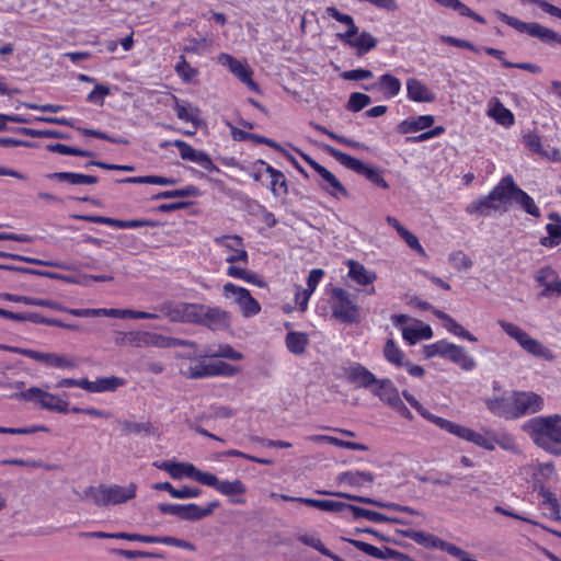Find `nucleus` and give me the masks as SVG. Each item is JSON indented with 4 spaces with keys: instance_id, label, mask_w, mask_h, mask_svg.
Segmentation results:
<instances>
[{
    "instance_id": "nucleus-1",
    "label": "nucleus",
    "mask_w": 561,
    "mask_h": 561,
    "mask_svg": "<svg viewBox=\"0 0 561 561\" xmlns=\"http://www.w3.org/2000/svg\"><path fill=\"white\" fill-rule=\"evenodd\" d=\"M533 442L553 456H561V416H536L525 424Z\"/></svg>"
},
{
    "instance_id": "nucleus-2",
    "label": "nucleus",
    "mask_w": 561,
    "mask_h": 561,
    "mask_svg": "<svg viewBox=\"0 0 561 561\" xmlns=\"http://www.w3.org/2000/svg\"><path fill=\"white\" fill-rule=\"evenodd\" d=\"M83 494L98 506L118 505L136 496V484L129 483L126 486L118 484L88 486L84 489Z\"/></svg>"
},
{
    "instance_id": "nucleus-3",
    "label": "nucleus",
    "mask_w": 561,
    "mask_h": 561,
    "mask_svg": "<svg viewBox=\"0 0 561 561\" xmlns=\"http://www.w3.org/2000/svg\"><path fill=\"white\" fill-rule=\"evenodd\" d=\"M500 328L512 339H514L518 345L528 354L539 357L546 360H553L554 355L547 346L540 341L533 339L526 331L520 329L518 325L505 321L497 320Z\"/></svg>"
},
{
    "instance_id": "nucleus-4",
    "label": "nucleus",
    "mask_w": 561,
    "mask_h": 561,
    "mask_svg": "<svg viewBox=\"0 0 561 561\" xmlns=\"http://www.w3.org/2000/svg\"><path fill=\"white\" fill-rule=\"evenodd\" d=\"M323 150L331 157L337 160L345 168L356 172L357 174L364 175L368 181L375 185L387 190L389 187L388 182L382 176V171L378 168L368 167L360 160L342 152L330 145H323Z\"/></svg>"
},
{
    "instance_id": "nucleus-5",
    "label": "nucleus",
    "mask_w": 561,
    "mask_h": 561,
    "mask_svg": "<svg viewBox=\"0 0 561 561\" xmlns=\"http://www.w3.org/2000/svg\"><path fill=\"white\" fill-rule=\"evenodd\" d=\"M8 398L19 399L23 401H30L39 404L42 409L59 412V413H68L69 412V403L66 400L60 399L59 397L51 394L42 390L38 387H31L25 389V391L7 393Z\"/></svg>"
},
{
    "instance_id": "nucleus-6",
    "label": "nucleus",
    "mask_w": 561,
    "mask_h": 561,
    "mask_svg": "<svg viewBox=\"0 0 561 561\" xmlns=\"http://www.w3.org/2000/svg\"><path fill=\"white\" fill-rule=\"evenodd\" d=\"M495 14L502 22L512 26L519 33H526L529 36L536 37L546 44H552V43L561 44V35L560 34H558L557 32H554L546 26H542L541 24H539L537 22L526 23V22H523V21L518 20L517 18L511 16L502 11H496Z\"/></svg>"
},
{
    "instance_id": "nucleus-7",
    "label": "nucleus",
    "mask_w": 561,
    "mask_h": 561,
    "mask_svg": "<svg viewBox=\"0 0 561 561\" xmlns=\"http://www.w3.org/2000/svg\"><path fill=\"white\" fill-rule=\"evenodd\" d=\"M222 295L227 299H232L245 318L253 317L261 311L259 301L251 296L247 288L227 283L222 286Z\"/></svg>"
},
{
    "instance_id": "nucleus-8",
    "label": "nucleus",
    "mask_w": 561,
    "mask_h": 561,
    "mask_svg": "<svg viewBox=\"0 0 561 561\" xmlns=\"http://www.w3.org/2000/svg\"><path fill=\"white\" fill-rule=\"evenodd\" d=\"M332 314L335 319L344 323H354L358 319V309L350 294L343 288L334 287L332 289Z\"/></svg>"
},
{
    "instance_id": "nucleus-9",
    "label": "nucleus",
    "mask_w": 561,
    "mask_h": 561,
    "mask_svg": "<svg viewBox=\"0 0 561 561\" xmlns=\"http://www.w3.org/2000/svg\"><path fill=\"white\" fill-rule=\"evenodd\" d=\"M439 428L458 436L465 440L471 442L479 447H483L485 449L492 450L494 448L491 440H489L484 435L451 421L444 419L440 421Z\"/></svg>"
},
{
    "instance_id": "nucleus-10",
    "label": "nucleus",
    "mask_w": 561,
    "mask_h": 561,
    "mask_svg": "<svg viewBox=\"0 0 561 561\" xmlns=\"http://www.w3.org/2000/svg\"><path fill=\"white\" fill-rule=\"evenodd\" d=\"M72 218L78 219V220L88 221V222H93V224L108 225V226L116 227L119 229L158 226L157 221L149 220V219L122 220V219H115V218L98 216V215H72Z\"/></svg>"
},
{
    "instance_id": "nucleus-11",
    "label": "nucleus",
    "mask_w": 561,
    "mask_h": 561,
    "mask_svg": "<svg viewBox=\"0 0 561 561\" xmlns=\"http://www.w3.org/2000/svg\"><path fill=\"white\" fill-rule=\"evenodd\" d=\"M317 493L322 494V495L337 496V497L346 499L350 501L368 504V505H374V506H378V507H383V508H388V510H393L397 512H403V513H408V514H412V515H421L420 512H417L416 510H414L410 506H404V505H400V504H396V503H382V502H379L377 500L366 497V496L354 495V494H350V493H345V492H333V491H327V490H318Z\"/></svg>"
},
{
    "instance_id": "nucleus-12",
    "label": "nucleus",
    "mask_w": 561,
    "mask_h": 561,
    "mask_svg": "<svg viewBox=\"0 0 561 561\" xmlns=\"http://www.w3.org/2000/svg\"><path fill=\"white\" fill-rule=\"evenodd\" d=\"M535 280L543 289L540 296L545 298L559 297L561 295V278L551 266H543L537 271Z\"/></svg>"
},
{
    "instance_id": "nucleus-13",
    "label": "nucleus",
    "mask_w": 561,
    "mask_h": 561,
    "mask_svg": "<svg viewBox=\"0 0 561 561\" xmlns=\"http://www.w3.org/2000/svg\"><path fill=\"white\" fill-rule=\"evenodd\" d=\"M204 316L202 327H206L211 331H224L227 330L231 324V314L219 308L204 306Z\"/></svg>"
},
{
    "instance_id": "nucleus-14",
    "label": "nucleus",
    "mask_w": 561,
    "mask_h": 561,
    "mask_svg": "<svg viewBox=\"0 0 561 561\" xmlns=\"http://www.w3.org/2000/svg\"><path fill=\"white\" fill-rule=\"evenodd\" d=\"M514 416L536 413L541 409L542 398L534 392H516L513 394Z\"/></svg>"
},
{
    "instance_id": "nucleus-15",
    "label": "nucleus",
    "mask_w": 561,
    "mask_h": 561,
    "mask_svg": "<svg viewBox=\"0 0 561 561\" xmlns=\"http://www.w3.org/2000/svg\"><path fill=\"white\" fill-rule=\"evenodd\" d=\"M116 345H129L134 347H154L156 333L153 332H117L114 337Z\"/></svg>"
},
{
    "instance_id": "nucleus-16",
    "label": "nucleus",
    "mask_w": 561,
    "mask_h": 561,
    "mask_svg": "<svg viewBox=\"0 0 561 561\" xmlns=\"http://www.w3.org/2000/svg\"><path fill=\"white\" fill-rule=\"evenodd\" d=\"M345 376L348 382L359 388L369 389L370 391L375 389L379 381L370 370L358 363L351 365L346 369Z\"/></svg>"
},
{
    "instance_id": "nucleus-17",
    "label": "nucleus",
    "mask_w": 561,
    "mask_h": 561,
    "mask_svg": "<svg viewBox=\"0 0 561 561\" xmlns=\"http://www.w3.org/2000/svg\"><path fill=\"white\" fill-rule=\"evenodd\" d=\"M341 540L346 541V542L353 545L358 550L367 553L368 556L377 558V559H381V560H386V559H400V560H403V561H411V558L408 557L407 554H403V553H401V552H399L397 550L390 549V548H386V550L382 551L379 548H377V547H375V546H373L370 543H367L365 541H362V540L350 539V538H345V537H341Z\"/></svg>"
},
{
    "instance_id": "nucleus-18",
    "label": "nucleus",
    "mask_w": 561,
    "mask_h": 561,
    "mask_svg": "<svg viewBox=\"0 0 561 561\" xmlns=\"http://www.w3.org/2000/svg\"><path fill=\"white\" fill-rule=\"evenodd\" d=\"M217 244L224 245L232 252L227 257L228 263L248 262V252L243 249L242 238L239 236H220L214 240Z\"/></svg>"
},
{
    "instance_id": "nucleus-19",
    "label": "nucleus",
    "mask_w": 561,
    "mask_h": 561,
    "mask_svg": "<svg viewBox=\"0 0 561 561\" xmlns=\"http://www.w3.org/2000/svg\"><path fill=\"white\" fill-rule=\"evenodd\" d=\"M283 501L288 502H298L302 503L305 505L316 507L318 510L324 511V512H342L344 510H347V503L344 502H337V501H330V500H316V499H308V497H295L282 494L280 495Z\"/></svg>"
},
{
    "instance_id": "nucleus-20",
    "label": "nucleus",
    "mask_w": 561,
    "mask_h": 561,
    "mask_svg": "<svg viewBox=\"0 0 561 561\" xmlns=\"http://www.w3.org/2000/svg\"><path fill=\"white\" fill-rule=\"evenodd\" d=\"M407 94L411 101L419 103H432L436 99L428 87L416 78L407 80Z\"/></svg>"
},
{
    "instance_id": "nucleus-21",
    "label": "nucleus",
    "mask_w": 561,
    "mask_h": 561,
    "mask_svg": "<svg viewBox=\"0 0 561 561\" xmlns=\"http://www.w3.org/2000/svg\"><path fill=\"white\" fill-rule=\"evenodd\" d=\"M363 88L367 91L378 89L383 93L386 99H392L399 94L401 90V82L397 77L390 73H385L379 77L378 82L370 85H364Z\"/></svg>"
},
{
    "instance_id": "nucleus-22",
    "label": "nucleus",
    "mask_w": 561,
    "mask_h": 561,
    "mask_svg": "<svg viewBox=\"0 0 561 561\" xmlns=\"http://www.w3.org/2000/svg\"><path fill=\"white\" fill-rule=\"evenodd\" d=\"M218 506H219L218 501L209 502L205 507H201L194 503L182 504L180 519L188 520V522L201 520L205 517L210 516Z\"/></svg>"
},
{
    "instance_id": "nucleus-23",
    "label": "nucleus",
    "mask_w": 561,
    "mask_h": 561,
    "mask_svg": "<svg viewBox=\"0 0 561 561\" xmlns=\"http://www.w3.org/2000/svg\"><path fill=\"white\" fill-rule=\"evenodd\" d=\"M317 173L321 176L323 183H320V186L330 195L337 197V195H342L343 197H348V192L344 187V185L337 180V178L325 169L323 165L319 168Z\"/></svg>"
},
{
    "instance_id": "nucleus-24",
    "label": "nucleus",
    "mask_w": 561,
    "mask_h": 561,
    "mask_svg": "<svg viewBox=\"0 0 561 561\" xmlns=\"http://www.w3.org/2000/svg\"><path fill=\"white\" fill-rule=\"evenodd\" d=\"M518 186L515 184L512 175L504 176L501 182L489 193V199L495 202H505L510 198L514 199Z\"/></svg>"
},
{
    "instance_id": "nucleus-25",
    "label": "nucleus",
    "mask_w": 561,
    "mask_h": 561,
    "mask_svg": "<svg viewBox=\"0 0 561 561\" xmlns=\"http://www.w3.org/2000/svg\"><path fill=\"white\" fill-rule=\"evenodd\" d=\"M371 393L391 408L401 399L398 389L387 378L379 379L375 389H371Z\"/></svg>"
},
{
    "instance_id": "nucleus-26",
    "label": "nucleus",
    "mask_w": 561,
    "mask_h": 561,
    "mask_svg": "<svg viewBox=\"0 0 561 561\" xmlns=\"http://www.w3.org/2000/svg\"><path fill=\"white\" fill-rule=\"evenodd\" d=\"M548 218L551 222L547 224V237L540 239V244L546 248H553L561 243V217L558 213H550Z\"/></svg>"
},
{
    "instance_id": "nucleus-27",
    "label": "nucleus",
    "mask_w": 561,
    "mask_h": 561,
    "mask_svg": "<svg viewBox=\"0 0 561 561\" xmlns=\"http://www.w3.org/2000/svg\"><path fill=\"white\" fill-rule=\"evenodd\" d=\"M435 122L433 115H421L415 118H408L397 125L399 134H412L430 128Z\"/></svg>"
},
{
    "instance_id": "nucleus-28",
    "label": "nucleus",
    "mask_w": 561,
    "mask_h": 561,
    "mask_svg": "<svg viewBox=\"0 0 561 561\" xmlns=\"http://www.w3.org/2000/svg\"><path fill=\"white\" fill-rule=\"evenodd\" d=\"M255 164H261L265 167L266 173L271 176V192L275 197L280 195H285L288 192L287 181L284 173L279 170L274 169L272 165L267 164L264 160H257Z\"/></svg>"
},
{
    "instance_id": "nucleus-29",
    "label": "nucleus",
    "mask_w": 561,
    "mask_h": 561,
    "mask_svg": "<svg viewBox=\"0 0 561 561\" xmlns=\"http://www.w3.org/2000/svg\"><path fill=\"white\" fill-rule=\"evenodd\" d=\"M347 510L353 513L354 518H366L375 523H393V524H408L405 520L398 517H389L379 512L366 510L352 504L347 505Z\"/></svg>"
},
{
    "instance_id": "nucleus-30",
    "label": "nucleus",
    "mask_w": 561,
    "mask_h": 561,
    "mask_svg": "<svg viewBox=\"0 0 561 561\" xmlns=\"http://www.w3.org/2000/svg\"><path fill=\"white\" fill-rule=\"evenodd\" d=\"M47 178L59 182H66L70 185H92L99 181L94 175L73 172H54L47 174Z\"/></svg>"
},
{
    "instance_id": "nucleus-31",
    "label": "nucleus",
    "mask_w": 561,
    "mask_h": 561,
    "mask_svg": "<svg viewBox=\"0 0 561 561\" xmlns=\"http://www.w3.org/2000/svg\"><path fill=\"white\" fill-rule=\"evenodd\" d=\"M488 409L502 417L515 419L513 396L490 399L486 401Z\"/></svg>"
},
{
    "instance_id": "nucleus-32",
    "label": "nucleus",
    "mask_w": 561,
    "mask_h": 561,
    "mask_svg": "<svg viewBox=\"0 0 561 561\" xmlns=\"http://www.w3.org/2000/svg\"><path fill=\"white\" fill-rule=\"evenodd\" d=\"M174 101L173 108L176 112L178 118L186 122H191L195 129L199 126V110L192 106L187 101H180L175 95H172Z\"/></svg>"
},
{
    "instance_id": "nucleus-33",
    "label": "nucleus",
    "mask_w": 561,
    "mask_h": 561,
    "mask_svg": "<svg viewBox=\"0 0 561 561\" xmlns=\"http://www.w3.org/2000/svg\"><path fill=\"white\" fill-rule=\"evenodd\" d=\"M2 297L9 301L21 302L28 306L46 307L54 310H66V308L62 307L61 304L50 299L33 298L28 296H20L8 293L3 294Z\"/></svg>"
},
{
    "instance_id": "nucleus-34",
    "label": "nucleus",
    "mask_w": 561,
    "mask_h": 561,
    "mask_svg": "<svg viewBox=\"0 0 561 561\" xmlns=\"http://www.w3.org/2000/svg\"><path fill=\"white\" fill-rule=\"evenodd\" d=\"M285 342L290 353L301 355L305 353L306 347L309 344V339L304 332L290 331L287 333Z\"/></svg>"
},
{
    "instance_id": "nucleus-35",
    "label": "nucleus",
    "mask_w": 561,
    "mask_h": 561,
    "mask_svg": "<svg viewBox=\"0 0 561 561\" xmlns=\"http://www.w3.org/2000/svg\"><path fill=\"white\" fill-rule=\"evenodd\" d=\"M188 302H164L160 307V311L173 322H184Z\"/></svg>"
},
{
    "instance_id": "nucleus-36",
    "label": "nucleus",
    "mask_w": 561,
    "mask_h": 561,
    "mask_svg": "<svg viewBox=\"0 0 561 561\" xmlns=\"http://www.w3.org/2000/svg\"><path fill=\"white\" fill-rule=\"evenodd\" d=\"M217 59L220 65L227 67L239 80L252 71L248 66L243 65L241 61L229 54L222 53L218 56Z\"/></svg>"
},
{
    "instance_id": "nucleus-37",
    "label": "nucleus",
    "mask_w": 561,
    "mask_h": 561,
    "mask_svg": "<svg viewBox=\"0 0 561 561\" xmlns=\"http://www.w3.org/2000/svg\"><path fill=\"white\" fill-rule=\"evenodd\" d=\"M117 183L174 185L178 183V180L173 178H164L159 175H145L119 179L117 180Z\"/></svg>"
},
{
    "instance_id": "nucleus-38",
    "label": "nucleus",
    "mask_w": 561,
    "mask_h": 561,
    "mask_svg": "<svg viewBox=\"0 0 561 561\" xmlns=\"http://www.w3.org/2000/svg\"><path fill=\"white\" fill-rule=\"evenodd\" d=\"M488 115L492 117L497 124L505 127H510L514 124L513 113L506 108L497 99H495L494 105L489 108Z\"/></svg>"
},
{
    "instance_id": "nucleus-39",
    "label": "nucleus",
    "mask_w": 561,
    "mask_h": 561,
    "mask_svg": "<svg viewBox=\"0 0 561 561\" xmlns=\"http://www.w3.org/2000/svg\"><path fill=\"white\" fill-rule=\"evenodd\" d=\"M374 479V474L366 471H345L337 476L339 483H347L352 486H359L363 482L371 484Z\"/></svg>"
},
{
    "instance_id": "nucleus-40",
    "label": "nucleus",
    "mask_w": 561,
    "mask_h": 561,
    "mask_svg": "<svg viewBox=\"0 0 561 561\" xmlns=\"http://www.w3.org/2000/svg\"><path fill=\"white\" fill-rule=\"evenodd\" d=\"M348 276L359 285H368L376 279L375 273L368 272L364 265L355 262H348Z\"/></svg>"
},
{
    "instance_id": "nucleus-41",
    "label": "nucleus",
    "mask_w": 561,
    "mask_h": 561,
    "mask_svg": "<svg viewBox=\"0 0 561 561\" xmlns=\"http://www.w3.org/2000/svg\"><path fill=\"white\" fill-rule=\"evenodd\" d=\"M25 382L16 377V373L12 371L3 373L0 376V389L3 390V396L8 397L7 393L20 392L24 390Z\"/></svg>"
},
{
    "instance_id": "nucleus-42",
    "label": "nucleus",
    "mask_w": 561,
    "mask_h": 561,
    "mask_svg": "<svg viewBox=\"0 0 561 561\" xmlns=\"http://www.w3.org/2000/svg\"><path fill=\"white\" fill-rule=\"evenodd\" d=\"M448 359L459 365L465 370H471L476 366L474 359L465 352L463 347L456 344L450 351Z\"/></svg>"
},
{
    "instance_id": "nucleus-43",
    "label": "nucleus",
    "mask_w": 561,
    "mask_h": 561,
    "mask_svg": "<svg viewBox=\"0 0 561 561\" xmlns=\"http://www.w3.org/2000/svg\"><path fill=\"white\" fill-rule=\"evenodd\" d=\"M126 434H145L147 436L157 434V428L150 422L137 423L131 421H119Z\"/></svg>"
},
{
    "instance_id": "nucleus-44",
    "label": "nucleus",
    "mask_w": 561,
    "mask_h": 561,
    "mask_svg": "<svg viewBox=\"0 0 561 561\" xmlns=\"http://www.w3.org/2000/svg\"><path fill=\"white\" fill-rule=\"evenodd\" d=\"M199 190L194 185H187L183 188L163 191L152 196V199H169L198 196Z\"/></svg>"
},
{
    "instance_id": "nucleus-45",
    "label": "nucleus",
    "mask_w": 561,
    "mask_h": 561,
    "mask_svg": "<svg viewBox=\"0 0 561 561\" xmlns=\"http://www.w3.org/2000/svg\"><path fill=\"white\" fill-rule=\"evenodd\" d=\"M15 131L30 137L36 138H54V139H69V136L55 129H32L25 127L15 128Z\"/></svg>"
},
{
    "instance_id": "nucleus-46",
    "label": "nucleus",
    "mask_w": 561,
    "mask_h": 561,
    "mask_svg": "<svg viewBox=\"0 0 561 561\" xmlns=\"http://www.w3.org/2000/svg\"><path fill=\"white\" fill-rule=\"evenodd\" d=\"M348 44L357 48V55L363 56L370 49L376 47L377 39L368 32H362L354 41H348Z\"/></svg>"
},
{
    "instance_id": "nucleus-47",
    "label": "nucleus",
    "mask_w": 561,
    "mask_h": 561,
    "mask_svg": "<svg viewBox=\"0 0 561 561\" xmlns=\"http://www.w3.org/2000/svg\"><path fill=\"white\" fill-rule=\"evenodd\" d=\"M514 199L528 215L536 218L540 217V210L535 201L525 191L518 187Z\"/></svg>"
},
{
    "instance_id": "nucleus-48",
    "label": "nucleus",
    "mask_w": 561,
    "mask_h": 561,
    "mask_svg": "<svg viewBox=\"0 0 561 561\" xmlns=\"http://www.w3.org/2000/svg\"><path fill=\"white\" fill-rule=\"evenodd\" d=\"M402 396L409 402V404L412 408H414L424 419H426L427 421L434 423L435 425H437L439 427L440 421L444 420L443 417L432 414L409 391L403 390Z\"/></svg>"
},
{
    "instance_id": "nucleus-49",
    "label": "nucleus",
    "mask_w": 561,
    "mask_h": 561,
    "mask_svg": "<svg viewBox=\"0 0 561 561\" xmlns=\"http://www.w3.org/2000/svg\"><path fill=\"white\" fill-rule=\"evenodd\" d=\"M179 346L195 347L196 343L193 341H188V340H181V339L165 336V335L156 333L154 347L172 348V347H179Z\"/></svg>"
},
{
    "instance_id": "nucleus-50",
    "label": "nucleus",
    "mask_w": 561,
    "mask_h": 561,
    "mask_svg": "<svg viewBox=\"0 0 561 561\" xmlns=\"http://www.w3.org/2000/svg\"><path fill=\"white\" fill-rule=\"evenodd\" d=\"M94 383V393L115 391L124 385V379L115 376L98 378Z\"/></svg>"
},
{
    "instance_id": "nucleus-51",
    "label": "nucleus",
    "mask_w": 561,
    "mask_h": 561,
    "mask_svg": "<svg viewBox=\"0 0 561 561\" xmlns=\"http://www.w3.org/2000/svg\"><path fill=\"white\" fill-rule=\"evenodd\" d=\"M46 149L50 152H57L60 154L78 156V157H94V152L89 150H82L75 147H70L64 144H50L46 146Z\"/></svg>"
},
{
    "instance_id": "nucleus-52",
    "label": "nucleus",
    "mask_w": 561,
    "mask_h": 561,
    "mask_svg": "<svg viewBox=\"0 0 561 561\" xmlns=\"http://www.w3.org/2000/svg\"><path fill=\"white\" fill-rule=\"evenodd\" d=\"M403 339L407 340L410 344H415L419 340L422 339H431L433 335L432 329L430 325H425L422 329L414 328H403L402 330Z\"/></svg>"
},
{
    "instance_id": "nucleus-53",
    "label": "nucleus",
    "mask_w": 561,
    "mask_h": 561,
    "mask_svg": "<svg viewBox=\"0 0 561 561\" xmlns=\"http://www.w3.org/2000/svg\"><path fill=\"white\" fill-rule=\"evenodd\" d=\"M497 206L492 202V199H489V194L486 196H483L477 201L471 202L466 210L469 214H479V215H488L489 209H496Z\"/></svg>"
},
{
    "instance_id": "nucleus-54",
    "label": "nucleus",
    "mask_w": 561,
    "mask_h": 561,
    "mask_svg": "<svg viewBox=\"0 0 561 561\" xmlns=\"http://www.w3.org/2000/svg\"><path fill=\"white\" fill-rule=\"evenodd\" d=\"M383 355L386 359L396 366H403V358L404 354L401 350H399L393 340L389 339L387 340L385 347H383Z\"/></svg>"
},
{
    "instance_id": "nucleus-55",
    "label": "nucleus",
    "mask_w": 561,
    "mask_h": 561,
    "mask_svg": "<svg viewBox=\"0 0 561 561\" xmlns=\"http://www.w3.org/2000/svg\"><path fill=\"white\" fill-rule=\"evenodd\" d=\"M209 364L198 362L195 365H188L186 368H181V374L188 379H198L208 377Z\"/></svg>"
},
{
    "instance_id": "nucleus-56",
    "label": "nucleus",
    "mask_w": 561,
    "mask_h": 561,
    "mask_svg": "<svg viewBox=\"0 0 561 561\" xmlns=\"http://www.w3.org/2000/svg\"><path fill=\"white\" fill-rule=\"evenodd\" d=\"M239 373V368L226 362L209 363L208 377L227 376L231 377Z\"/></svg>"
},
{
    "instance_id": "nucleus-57",
    "label": "nucleus",
    "mask_w": 561,
    "mask_h": 561,
    "mask_svg": "<svg viewBox=\"0 0 561 561\" xmlns=\"http://www.w3.org/2000/svg\"><path fill=\"white\" fill-rule=\"evenodd\" d=\"M217 491L224 495L230 496L234 494H244L247 489L241 480L236 479L233 481H220Z\"/></svg>"
},
{
    "instance_id": "nucleus-58",
    "label": "nucleus",
    "mask_w": 561,
    "mask_h": 561,
    "mask_svg": "<svg viewBox=\"0 0 561 561\" xmlns=\"http://www.w3.org/2000/svg\"><path fill=\"white\" fill-rule=\"evenodd\" d=\"M371 103V99L369 95L360 93V92H353L350 95V99L346 104V108L351 112H359L367 105Z\"/></svg>"
},
{
    "instance_id": "nucleus-59",
    "label": "nucleus",
    "mask_w": 561,
    "mask_h": 561,
    "mask_svg": "<svg viewBox=\"0 0 561 561\" xmlns=\"http://www.w3.org/2000/svg\"><path fill=\"white\" fill-rule=\"evenodd\" d=\"M175 71L184 82H191L193 78L198 75V70L191 67L184 56H180V60L175 66Z\"/></svg>"
},
{
    "instance_id": "nucleus-60",
    "label": "nucleus",
    "mask_w": 561,
    "mask_h": 561,
    "mask_svg": "<svg viewBox=\"0 0 561 561\" xmlns=\"http://www.w3.org/2000/svg\"><path fill=\"white\" fill-rule=\"evenodd\" d=\"M203 304H187L185 323L202 325L204 316Z\"/></svg>"
},
{
    "instance_id": "nucleus-61",
    "label": "nucleus",
    "mask_w": 561,
    "mask_h": 561,
    "mask_svg": "<svg viewBox=\"0 0 561 561\" xmlns=\"http://www.w3.org/2000/svg\"><path fill=\"white\" fill-rule=\"evenodd\" d=\"M46 365L58 367V368H77L78 364L66 356L58 355L56 353H48L46 358Z\"/></svg>"
},
{
    "instance_id": "nucleus-62",
    "label": "nucleus",
    "mask_w": 561,
    "mask_h": 561,
    "mask_svg": "<svg viewBox=\"0 0 561 561\" xmlns=\"http://www.w3.org/2000/svg\"><path fill=\"white\" fill-rule=\"evenodd\" d=\"M524 144L528 150L536 154H545L546 149L543 148L540 137L537 133H528L523 137Z\"/></svg>"
},
{
    "instance_id": "nucleus-63",
    "label": "nucleus",
    "mask_w": 561,
    "mask_h": 561,
    "mask_svg": "<svg viewBox=\"0 0 561 561\" xmlns=\"http://www.w3.org/2000/svg\"><path fill=\"white\" fill-rule=\"evenodd\" d=\"M444 327L453 334L463 337L470 342H477L478 339L467 331L460 323H458L454 318H450Z\"/></svg>"
},
{
    "instance_id": "nucleus-64",
    "label": "nucleus",
    "mask_w": 561,
    "mask_h": 561,
    "mask_svg": "<svg viewBox=\"0 0 561 561\" xmlns=\"http://www.w3.org/2000/svg\"><path fill=\"white\" fill-rule=\"evenodd\" d=\"M449 261L454 264L457 271H466L472 267L471 259L462 251L453 252L449 255Z\"/></svg>"
}]
</instances>
